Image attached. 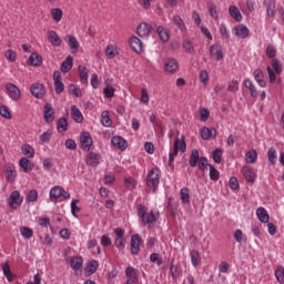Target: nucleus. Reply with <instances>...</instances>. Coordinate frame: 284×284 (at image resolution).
<instances>
[{
    "label": "nucleus",
    "instance_id": "35",
    "mask_svg": "<svg viewBox=\"0 0 284 284\" xmlns=\"http://www.w3.org/2000/svg\"><path fill=\"white\" fill-rule=\"evenodd\" d=\"M150 24L142 22L138 26L139 37H149L150 36Z\"/></svg>",
    "mask_w": 284,
    "mask_h": 284
},
{
    "label": "nucleus",
    "instance_id": "34",
    "mask_svg": "<svg viewBox=\"0 0 284 284\" xmlns=\"http://www.w3.org/2000/svg\"><path fill=\"white\" fill-rule=\"evenodd\" d=\"M258 159V152L256 150L252 149L245 153V163L254 164L256 163Z\"/></svg>",
    "mask_w": 284,
    "mask_h": 284
},
{
    "label": "nucleus",
    "instance_id": "49",
    "mask_svg": "<svg viewBox=\"0 0 284 284\" xmlns=\"http://www.w3.org/2000/svg\"><path fill=\"white\" fill-rule=\"evenodd\" d=\"M180 197H181L182 203H190V189L182 187L180 190Z\"/></svg>",
    "mask_w": 284,
    "mask_h": 284
},
{
    "label": "nucleus",
    "instance_id": "52",
    "mask_svg": "<svg viewBox=\"0 0 284 284\" xmlns=\"http://www.w3.org/2000/svg\"><path fill=\"white\" fill-rule=\"evenodd\" d=\"M20 234L23 239H32V236H34V231L28 226H22L20 229Z\"/></svg>",
    "mask_w": 284,
    "mask_h": 284
},
{
    "label": "nucleus",
    "instance_id": "41",
    "mask_svg": "<svg viewBox=\"0 0 284 284\" xmlns=\"http://www.w3.org/2000/svg\"><path fill=\"white\" fill-rule=\"evenodd\" d=\"M182 48L187 54H195L196 52L194 50V44H192V41L187 39L183 40Z\"/></svg>",
    "mask_w": 284,
    "mask_h": 284
},
{
    "label": "nucleus",
    "instance_id": "2",
    "mask_svg": "<svg viewBox=\"0 0 284 284\" xmlns=\"http://www.w3.org/2000/svg\"><path fill=\"white\" fill-rule=\"evenodd\" d=\"M159 183H161V170L159 168H154L149 171L146 176V185L148 187H152L153 192H156Z\"/></svg>",
    "mask_w": 284,
    "mask_h": 284
},
{
    "label": "nucleus",
    "instance_id": "18",
    "mask_svg": "<svg viewBox=\"0 0 284 284\" xmlns=\"http://www.w3.org/2000/svg\"><path fill=\"white\" fill-rule=\"evenodd\" d=\"M125 275L128 277L126 284H134L136 281H139V274L136 273V270H134L132 266H128L125 268Z\"/></svg>",
    "mask_w": 284,
    "mask_h": 284
},
{
    "label": "nucleus",
    "instance_id": "57",
    "mask_svg": "<svg viewBox=\"0 0 284 284\" xmlns=\"http://www.w3.org/2000/svg\"><path fill=\"white\" fill-rule=\"evenodd\" d=\"M170 272L172 278H179V276H181V268L179 267V265L171 264Z\"/></svg>",
    "mask_w": 284,
    "mask_h": 284
},
{
    "label": "nucleus",
    "instance_id": "29",
    "mask_svg": "<svg viewBox=\"0 0 284 284\" xmlns=\"http://www.w3.org/2000/svg\"><path fill=\"white\" fill-rule=\"evenodd\" d=\"M6 174L9 183H14V181H17V169H14L13 164H7Z\"/></svg>",
    "mask_w": 284,
    "mask_h": 284
},
{
    "label": "nucleus",
    "instance_id": "58",
    "mask_svg": "<svg viewBox=\"0 0 284 284\" xmlns=\"http://www.w3.org/2000/svg\"><path fill=\"white\" fill-rule=\"evenodd\" d=\"M114 92H115L114 87L106 85L103 89L104 99H112V97H114Z\"/></svg>",
    "mask_w": 284,
    "mask_h": 284
},
{
    "label": "nucleus",
    "instance_id": "21",
    "mask_svg": "<svg viewBox=\"0 0 284 284\" xmlns=\"http://www.w3.org/2000/svg\"><path fill=\"white\" fill-rule=\"evenodd\" d=\"M73 67H74V58H72V55H69L65 58L64 61H62L60 70L61 72L67 74V72H70V70H72Z\"/></svg>",
    "mask_w": 284,
    "mask_h": 284
},
{
    "label": "nucleus",
    "instance_id": "45",
    "mask_svg": "<svg viewBox=\"0 0 284 284\" xmlns=\"http://www.w3.org/2000/svg\"><path fill=\"white\" fill-rule=\"evenodd\" d=\"M209 168H210L209 176L211 181H219V179H221V172H219L216 168L212 164H210Z\"/></svg>",
    "mask_w": 284,
    "mask_h": 284
},
{
    "label": "nucleus",
    "instance_id": "48",
    "mask_svg": "<svg viewBox=\"0 0 284 284\" xmlns=\"http://www.w3.org/2000/svg\"><path fill=\"white\" fill-rule=\"evenodd\" d=\"M58 132H68V119L65 118H60L58 120V126H57Z\"/></svg>",
    "mask_w": 284,
    "mask_h": 284
},
{
    "label": "nucleus",
    "instance_id": "3",
    "mask_svg": "<svg viewBox=\"0 0 284 284\" xmlns=\"http://www.w3.org/2000/svg\"><path fill=\"white\" fill-rule=\"evenodd\" d=\"M271 65L272 67L266 68L270 83H276V74H281L283 72V65H281L278 59H273Z\"/></svg>",
    "mask_w": 284,
    "mask_h": 284
},
{
    "label": "nucleus",
    "instance_id": "42",
    "mask_svg": "<svg viewBox=\"0 0 284 284\" xmlns=\"http://www.w3.org/2000/svg\"><path fill=\"white\" fill-rule=\"evenodd\" d=\"M21 151L24 156H28V159L34 158V148H32L30 144H23Z\"/></svg>",
    "mask_w": 284,
    "mask_h": 284
},
{
    "label": "nucleus",
    "instance_id": "56",
    "mask_svg": "<svg viewBox=\"0 0 284 284\" xmlns=\"http://www.w3.org/2000/svg\"><path fill=\"white\" fill-rule=\"evenodd\" d=\"M124 185L128 190H134L136 187V180L134 178H124Z\"/></svg>",
    "mask_w": 284,
    "mask_h": 284
},
{
    "label": "nucleus",
    "instance_id": "40",
    "mask_svg": "<svg viewBox=\"0 0 284 284\" xmlns=\"http://www.w3.org/2000/svg\"><path fill=\"white\" fill-rule=\"evenodd\" d=\"M100 121L104 128H110L112 125V119H110V113L108 111L101 113Z\"/></svg>",
    "mask_w": 284,
    "mask_h": 284
},
{
    "label": "nucleus",
    "instance_id": "38",
    "mask_svg": "<svg viewBox=\"0 0 284 284\" xmlns=\"http://www.w3.org/2000/svg\"><path fill=\"white\" fill-rule=\"evenodd\" d=\"M156 32L163 43H168V41H170V32L166 29H164L163 27H158Z\"/></svg>",
    "mask_w": 284,
    "mask_h": 284
},
{
    "label": "nucleus",
    "instance_id": "6",
    "mask_svg": "<svg viewBox=\"0 0 284 284\" xmlns=\"http://www.w3.org/2000/svg\"><path fill=\"white\" fill-rule=\"evenodd\" d=\"M6 90L11 101H19L21 99V89H19V87H17L14 83L12 82L7 83Z\"/></svg>",
    "mask_w": 284,
    "mask_h": 284
},
{
    "label": "nucleus",
    "instance_id": "26",
    "mask_svg": "<svg viewBox=\"0 0 284 284\" xmlns=\"http://www.w3.org/2000/svg\"><path fill=\"white\" fill-rule=\"evenodd\" d=\"M175 28H178V30H180V32L185 33L187 32V26L185 24V21L183 20V18H181V16H174L172 19Z\"/></svg>",
    "mask_w": 284,
    "mask_h": 284
},
{
    "label": "nucleus",
    "instance_id": "9",
    "mask_svg": "<svg viewBox=\"0 0 284 284\" xmlns=\"http://www.w3.org/2000/svg\"><path fill=\"white\" fill-rule=\"evenodd\" d=\"M164 70L169 74H174L175 72L179 71V61L174 58H168L164 61Z\"/></svg>",
    "mask_w": 284,
    "mask_h": 284
},
{
    "label": "nucleus",
    "instance_id": "32",
    "mask_svg": "<svg viewBox=\"0 0 284 284\" xmlns=\"http://www.w3.org/2000/svg\"><path fill=\"white\" fill-rule=\"evenodd\" d=\"M61 190H62L61 186L51 187L49 197H50V201H52V203H57V201H59V199L61 196Z\"/></svg>",
    "mask_w": 284,
    "mask_h": 284
},
{
    "label": "nucleus",
    "instance_id": "19",
    "mask_svg": "<svg viewBox=\"0 0 284 284\" xmlns=\"http://www.w3.org/2000/svg\"><path fill=\"white\" fill-rule=\"evenodd\" d=\"M255 214L260 221V223H270V213H267V210L265 207L260 206L256 209Z\"/></svg>",
    "mask_w": 284,
    "mask_h": 284
},
{
    "label": "nucleus",
    "instance_id": "43",
    "mask_svg": "<svg viewBox=\"0 0 284 284\" xmlns=\"http://www.w3.org/2000/svg\"><path fill=\"white\" fill-rule=\"evenodd\" d=\"M51 17L55 23H59L63 19V10L54 8L51 10Z\"/></svg>",
    "mask_w": 284,
    "mask_h": 284
},
{
    "label": "nucleus",
    "instance_id": "25",
    "mask_svg": "<svg viewBox=\"0 0 284 284\" xmlns=\"http://www.w3.org/2000/svg\"><path fill=\"white\" fill-rule=\"evenodd\" d=\"M99 270V262L97 260H91L87 263L84 274L85 276H92Z\"/></svg>",
    "mask_w": 284,
    "mask_h": 284
},
{
    "label": "nucleus",
    "instance_id": "27",
    "mask_svg": "<svg viewBox=\"0 0 284 284\" xmlns=\"http://www.w3.org/2000/svg\"><path fill=\"white\" fill-rule=\"evenodd\" d=\"M187 150V145L185 144V140L176 138L174 141V154H179V152H185Z\"/></svg>",
    "mask_w": 284,
    "mask_h": 284
},
{
    "label": "nucleus",
    "instance_id": "17",
    "mask_svg": "<svg viewBox=\"0 0 284 284\" xmlns=\"http://www.w3.org/2000/svg\"><path fill=\"white\" fill-rule=\"evenodd\" d=\"M129 43L131 49L138 54L143 52V42H141V39H139L136 36L130 38Z\"/></svg>",
    "mask_w": 284,
    "mask_h": 284
},
{
    "label": "nucleus",
    "instance_id": "55",
    "mask_svg": "<svg viewBox=\"0 0 284 284\" xmlns=\"http://www.w3.org/2000/svg\"><path fill=\"white\" fill-rule=\"evenodd\" d=\"M266 14L270 19H274V17H276V4L270 2L266 6Z\"/></svg>",
    "mask_w": 284,
    "mask_h": 284
},
{
    "label": "nucleus",
    "instance_id": "7",
    "mask_svg": "<svg viewBox=\"0 0 284 284\" xmlns=\"http://www.w3.org/2000/svg\"><path fill=\"white\" fill-rule=\"evenodd\" d=\"M210 54L215 61H223L225 59V51L221 44H212L210 47Z\"/></svg>",
    "mask_w": 284,
    "mask_h": 284
},
{
    "label": "nucleus",
    "instance_id": "51",
    "mask_svg": "<svg viewBox=\"0 0 284 284\" xmlns=\"http://www.w3.org/2000/svg\"><path fill=\"white\" fill-rule=\"evenodd\" d=\"M68 90H69V94H73V97H77V98L82 97L81 88H79L75 84H69Z\"/></svg>",
    "mask_w": 284,
    "mask_h": 284
},
{
    "label": "nucleus",
    "instance_id": "8",
    "mask_svg": "<svg viewBox=\"0 0 284 284\" xmlns=\"http://www.w3.org/2000/svg\"><path fill=\"white\" fill-rule=\"evenodd\" d=\"M30 93L36 99H43L45 97V87L39 82H36L31 85Z\"/></svg>",
    "mask_w": 284,
    "mask_h": 284
},
{
    "label": "nucleus",
    "instance_id": "11",
    "mask_svg": "<svg viewBox=\"0 0 284 284\" xmlns=\"http://www.w3.org/2000/svg\"><path fill=\"white\" fill-rule=\"evenodd\" d=\"M233 34L239 39H247L250 37V29L245 24H237L233 28Z\"/></svg>",
    "mask_w": 284,
    "mask_h": 284
},
{
    "label": "nucleus",
    "instance_id": "62",
    "mask_svg": "<svg viewBox=\"0 0 284 284\" xmlns=\"http://www.w3.org/2000/svg\"><path fill=\"white\" fill-rule=\"evenodd\" d=\"M229 92L236 93L239 92V82L237 80H231L227 85Z\"/></svg>",
    "mask_w": 284,
    "mask_h": 284
},
{
    "label": "nucleus",
    "instance_id": "63",
    "mask_svg": "<svg viewBox=\"0 0 284 284\" xmlns=\"http://www.w3.org/2000/svg\"><path fill=\"white\" fill-rule=\"evenodd\" d=\"M196 165H197L199 170H202L203 172H204V170H207V165H209L207 158L201 156L200 161L197 162Z\"/></svg>",
    "mask_w": 284,
    "mask_h": 284
},
{
    "label": "nucleus",
    "instance_id": "59",
    "mask_svg": "<svg viewBox=\"0 0 284 284\" xmlns=\"http://www.w3.org/2000/svg\"><path fill=\"white\" fill-rule=\"evenodd\" d=\"M200 120L205 122L207 119H210V109L200 108L199 110Z\"/></svg>",
    "mask_w": 284,
    "mask_h": 284
},
{
    "label": "nucleus",
    "instance_id": "33",
    "mask_svg": "<svg viewBox=\"0 0 284 284\" xmlns=\"http://www.w3.org/2000/svg\"><path fill=\"white\" fill-rule=\"evenodd\" d=\"M2 272L3 275L6 276L7 281L9 283H12V281H14V275H12V270L10 268V264H8V262H4L2 265Z\"/></svg>",
    "mask_w": 284,
    "mask_h": 284
},
{
    "label": "nucleus",
    "instance_id": "37",
    "mask_svg": "<svg viewBox=\"0 0 284 284\" xmlns=\"http://www.w3.org/2000/svg\"><path fill=\"white\" fill-rule=\"evenodd\" d=\"M200 154H199V150L193 149L191 152V156H190V161L189 164L191 168H196L199 161H200Z\"/></svg>",
    "mask_w": 284,
    "mask_h": 284
},
{
    "label": "nucleus",
    "instance_id": "60",
    "mask_svg": "<svg viewBox=\"0 0 284 284\" xmlns=\"http://www.w3.org/2000/svg\"><path fill=\"white\" fill-rule=\"evenodd\" d=\"M266 57L268 59H274L276 57V47H274V44H268L266 47Z\"/></svg>",
    "mask_w": 284,
    "mask_h": 284
},
{
    "label": "nucleus",
    "instance_id": "23",
    "mask_svg": "<svg viewBox=\"0 0 284 284\" xmlns=\"http://www.w3.org/2000/svg\"><path fill=\"white\" fill-rule=\"evenodd\" d=\"M48 39L49 43H51V45H53L54 48H59L61 45V38L59 37V33H57V31H48Z\"/></svg>",
    "mask_w": 284,
    "mask_h": 284
},
{
    "label": "nucleus",
    "instance_id": "12",
    "mask_svg": "<svg viewBox=\"0 0 284 284\" xmlns=\"http://www.w3.org/2000/svg\"><path fill=\"white\" fill-rule=\"evenodd\" d=\"M242 174L246 183H254V181H256V171L251 166H247V165L243 166Z\"/></svg>",
    "mask_w": 284,
    "mask_h": 284
},
{
    "label": "nucleus",
    "instance_id": "1",
    "mask_svg": "<svg viewBox=\"0 0 284 284\" xmlns=\"http://www.w3.org/2000/svg\"><path fill=\"white\" fill-rule=\"evenodd\" d=\"M138 216L142 219L144 225H153V223H156V219H159V211L153 209L149 213H145V205L140 204L138 206Z\"/></svg>",
    "mask_w": 284,
    "mask_h": 284
},
{
    "label": "nucleus",
    "instance_id": "10",
    "mask_svg": "<svg viewBox=\"0 0 284 284\" xmlns=\"http://www.w3.org/2000/svg\"><path fill=\"white\" fill-rule=\"evenodd\" d=\"M53 83H54V90L57 94L63 93L65 90V85L63 84V81L61 80V71H54L53 72Z\"/></svg>",
    "mask_w": 284,
    "mask_h": 284
},
{
    "label": "nucleus",
    "instance_id": "22",
    "mask_svg": "<svg viewBox=\"0 0 284 284\" xmlns=\"http://www.w3.org/2000/svg\"><path fill=\"white\" fill-rule=\"evenodd\" d=\"M201 139L203 141H210L213 136H216V130L210 129L207 126H202L200 130Z\"/></svg>",
    "mask_w": 284,
    "mask_h": 284
},
{
    "label": "nucleus",
    "instance_id": "20",
    "mask_svg": "<svg viewBox=\"0 0 284 284\" xmlns=\"http://www.w3.org/2000/svg\"><path fill=\"white\" fill-rule=\"evenodd\" d=\"M64 41L68 42V45H69L72 54H77V52H79V40H77V38H74V36H67L64 38Z\"/></svg>",
    "mask_w": 284,
    "mask_h": 284
},
{
    "label": "nucleus",
    "instance_id": "64",
    "mask_svg": "<svg viewBox=\"0 0 284 284\" xmlns=\"http://www.w3.org/2000/svg\"><path fill=\"white\" fill-rule=\"evenodd\" d=\"M275 277L277 278L278 283H284V267L281 266L275 271Z\"/></svg>",
    "mask_w": 284,
    "mask_h": 284
},
{
    "label": "nucleus",
    "instance_id": "44",
    "mask_svg": "<svg viewBox=\"0 0 284 284\" xmlns=\"http://www.w3.org/2000/svg\"><path fill=\"white\" fill-rule=\"evenodd\" d=\"M78 71L81 83H88V68L85 65H79Z\"/></svg>",
    "mask_w": 284,
    "mask_h": 284
},
{
    "label": "nucleus",
    "instance_id": "5",
    "mask_svg": "<svg viewBox=\"0 0 284 284\" xmlns=\"http://www.w3.org/2000/svg\"><path fill=\"white\" fill-rule=\"evenodd\" d=\"M93 144L94 141L92 140V135H90V132L84 131L80 134V148L83 152H90Z\"/></svg>",
    "mask_w": 284,
    "mask_h": 284
},
{
    "label": "nucleus",
    "instance_id": "28",
    "mask_svg": "<svg viewBox=\"0 0 284 284\" xmlns=\"http://www.w3.org/2000/svg\"><path fill=\"white\" fill-rule=\"evenodd\" d=\"M229 14L237 22L243 21V14H241V10L236 6L229 7Z\"/></svg>",
    "mask_w": 284,
    "mask_h": 284
},
{
    "label": "nucleus",
    "instance_id": "53",
    "mask_svg": "<svg viewBox=\"0 0 284 284\" xmlns=\"http://www.w3.org/2000/svg\"><path fill=\"white\" fill-rule=\"evenodd\" d=\"M267 159H268V163H271V165H274L276 163V159H278V155L276 154V149L271 148L267 151Z\"/></svg>",
    "mask_w": 284,
    "mask_h": 284
},
{
    "label": "nucleus",
    "instance_id": "30",
    "mask_svg": "<svg viewBox=\"0 0 284 284\" xmlns=\"http://www.w3.org/2000/svg\"><path fill=\"white\" fill-rule=\"evenodd\" d=\"M253 77L256 81V83L260 85V88H265L266 83H265V75L263 74V71L261 69H256L253 72Z\"/></svg>",
    "mask_w": 284,
    "mask_h": 284
},
{
    "label": "nucleus",
    "instance_id": "16",
    "mask_svg": "<svg viewBox=\"0 0 284 284\" xmlns=\"http://www.w3.org/2000/svg\"><path fill=\"white\" fill-rule=\"evenodd\" d=\"M130 247H131V254H134V255L139 254L141 250V236H139L138 234L132 235Z\"/></svg>",
    "mask_w": 284,
    "mask_h": 284
},
{
    "label": "nucleus",
    "instance_id": "61",
    "mask_svg": "<svg viewBox=\"0 0 284 284\" xmlns=\"http://www.w3.org/2000/svg\"><path fill=\"white\" fill-rule=\"evenodd\" d=\"M151 263H156V265H163V257L159 253H152L150 255Z\"/></svg>",
    "mask_w": 284,
    "mask_h": 284
},
{
    "label": "nucleus",
    "instance_id": "50",
    "mask_svg": "<svg viewBox=\"0 0 284 284\" xmlns=\"http://www.w3.org/2000/svg\"><path fill=\"white\" fill-rule=\"evenodd\" d=\"M211 154L214 163H221L223 159V149H215Z\"/></svg>",
    "mask_w": 284,
    "mask_h": 284
},
{
    "label": "nucleus",
    "instance_id": "14",
    "mask_svg": "<svg viewBox=\"0 0 284 284\" xmlns=\"http://www.w3.org/2000/svg\"><path fill=\"white\" fill-rule=\"evenodd\" d=\"M85 163L87 165H90L91 168H98L100 161H101V154L99 153H94V152H90L87 156H85Z\"/></svg>",
    "mask_w": 284,
    "mask_h": 284
},
{
    "label": "nucleus",
    "instance_id": "4",
    "mask_svg": "<svg viewBox=\"0 0 284 284\" xmlns=\"http://www.w3.org/2000/svg\"><path fill=\"white\" fill-rule=\"evenodd\" d=\"M8 205L11 210H18V207H21V205H23V196H21V192H11L8 197Z\"/></svg>",
    "mask_w": 284,
    "mask_h": 284
},
{
    "label": "nucleus",
    "instance_id": "15",
    "mask_svg": "<svg viewBox=\"0 0 284 284\" xmlns=\"http://www.w3.org/2000/svg\"><path fill=\"white\" fill-rule=\"evenodd\" d=\"M69 263L70 267L75 272V274H79L78 272H81V270H83V257L81 256L71 257Z\"/></svg>",
    "mask_w": 284,
    "mask_h": 284
},
{
    "label": "nucleus",
    "instance_id": "39",
    "mask_svg": "<svg viewBox=\"0 0 284 284\" xmlns=\"http://www.w3.org/2000/svg\"><path fill=\"white\" fill-rule=\"evenodd\" d=\"M43 62V59L38 53H31L29 57V63L30 65L39 67Z\"/></svg>",
    "mask_w": 284,
    "mask_h": 284
},
{
    "label": "nucleus",
    "instance_id": "24",
    "mask_svg": "<svg viewBox=\"0 0 284 284\" xmlns=\"http://www.w3.org/2000/svg\"><path fill=\"white\" fill-rule=\"evenodd\" d=\"M111 143L112 145H114V148H118L119 150H128V141H125V139H123L122 136H113L111 139Z\"/></svg>",
    "mask_w": 284,
    "mask_h": 284
},
{
    "label": "nucleus",
    "instance_id": "46",
    "mask_svg": "<svg viewBox=\"0 0 284 284\" xmlns=\"http://www.w3.org/2000/svg\"><path fill=\"white\" fill-rule=\"evenodd\" d=\"M116 54H119V52L116 51V47H114L113 44L106 45L105 57L108 59H114V57H116Z\"/></svg>",
    "mask_w": 284,
    "mask_h": 284
},
{
    "label": "nucleus",
    "instance_id": "47",
    "mask_svg": "<svg viewBox=\"0 0 284 284\" xmlns=\"http://www.w3.org/2000/svg\"><path fill=\"white\" fill-rule=\"evenodd\" d=\"M190 257L193 267H199V258H201V253H199L196 250H193L190 252Z\"/></svg>",
    "mask_w": 284,
    "mask_h": 284
},
{
    "label": "nucleus",
    "instance_id": "13",
    "mask_svg": "<svg viewBox=\"0 0 284 284\" xmlns=\"http://www.w3.org/2000/svg\"><path fill=\"white\" fill-rule=\"evenodd\" d=\"M43 119L45 123H52L54 121V108L51 103H45L43 108Z\"/></svg>",
    "mask_w": 284,
    "mask_h": 284
},
{
    "label": "nucleus",
    "instance_id": "54",
    "mask_svg": "<svg viewBox=\"0 0 284 284\" xmlns=\"http://www.w3.org/2000/svg\"><path fill=\"white\" fill-rule=\"evenodd\" d=\"M37 199H39V192H37V190H31L26 196V203H34Z\"/></svg>",
    "mask_w": 284,
    "mask_h": 284
},
{
    "label": "nucleus",
    "instance_id": "36",
    "mask_svg": "<svg viewBox=\"0 0 284 284\" xmlns=\"http://www.w3.org/2000/svg\"><path fill=\"white\" fill-rule=\"evenodd\" d=\"M19 166L28 174V172H32V163H30V160L28 158H21L19 161Z\"/></svg>",
    "mask_w": 284,
    "mask_h": 284
},
{
    "label": "nucleus",
    "instance_id": "31",
    "mask_svg": "<svg viewBox=\"0 0 284 284\" xmlns=\"http://www.w3.org/2000/svg\"><path fill=\"white\" fill-rule=\"evenodd\" d=\"M71 116L75 123H83V113H81V110L77 105L71 106Z\"/></svg>",
    "mask_w": 284,
    "mask_h": 284
}]
</instances>
